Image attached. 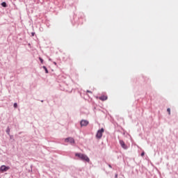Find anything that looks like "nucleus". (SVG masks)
<instances>
[{
    "label": "nucleus",
    "mask_w": 178,
    "mask_h": 178,
    "mask_svg": "<svg viewBox=\"0 0 178 178\" xmlns=\"http://www.w3.org/2000/svg\"><path fill=\"white\" fill-rule=\"evenodd\" d=\"M167 111L168 112V114L170 115V108H167Z\"/></svg>",
    "instance_id": "f8f14e48"
},
{
    "label": "nucleus",
    "mask_w": 178,
    "mask_h": 178,
    "mask_svg": "<svg viewBox=\"0 0 178 178\" xmlns=\"http://www.w3.org/2000/svg\"><path fill=\"white\" fill-rule=\"evenodd\" d=\"M75 156H78L81 161H86V162H90V158L87 156L86 154H83L81 153H76Z\"/></svg>",
    "instance_id": "f257e3e1"
},
{
    "label": "nucleus",
    "mask_w": 178,
    "mask_h": 178,
    "mask_svg": "<svg viewBox=\"0 0 178 178\" xmlns=\"http://www.w3.org/2000/svg\"><path fill=\"white\" fill-rule=\"evenodd\" d=\"M54 65H56V62H54Z\"/></svg>",
    "instance_id": "6ab92c4d"
},
{
    "label": "nucleus",
    "mask_w": 178,
    "mask_h": 178,
    "mask_svg": "<svg viewBox=\"0 0 178 178\" xmlns=\"http://www.w3.org/2000/svg\"><path fill=\"white\" fill-rule=\"evenodd\" d=\"M120 144L123 149H127L128 147L126 143H124V141H123L122 140H120Z\"/></svg>",
    "instance_id": "423d86ee"
},
{
    "label": "nucleus",
    "mask_w": 178,
    "mask_h": 178,
    "mask_svg": "<svg viewBox=\"0 0 178 178\" xmlns=\"http://www.w3.org/2000/svg\"><path fill=\"white\" fill-rule=\"evenodd\" d=\"M35 33H32L31 35L33 37V35H35Z\"/></svg>",
    "instance_id": "f3484780"
},
{
    "label": "nucleus",
    "mask_w": 178,
    "mask_h": 178,
    "mask_svg": "<svg viewBox=\"0 0 178 178\" xmlns=\"http://www.w3.org/2000/svg\"><path fill=\"white\" fill-rule=\"evenodd\" d=\"M65 143H70V144H71V145H73L75 143L74 138H73L72 137H69V138H65Z\"/></svg>",
    "instance_id": "7ed1b4c3"
},
{
    "label": "nucleus",
    "mask_w": 178,
    "mask_h": 178,
    "mask_svg": "<svg viewBox=\"0 0 178 178\" xmlns=\"http://www.w3.org/2000/svg\"><path fill=\"white\" fill-rule=\"evenodd\" d=\"M140 155H141V156H144V155H145V152H142Z\"/></svg>",
    "instance_id": "4468645a"
},
{
    "label": "nucleus",
    "mask_w": 178,
    "mask_h": 178,
    "mask_svg": "<svg viewBox=\"0 0 178 178\" xmlns=\"http://www.w3.org/2000/svg\"><path fill=\"white\" fill-rule=\"evenodd\" d=\"M14 108H17V103L14 104Z\"/></svg>",
    "instance_id": "ddd939ff"
},
{
    "label": "nucleus",
    "mask_w": 178,
    "mask_h": 178,
    "mask_svg": "<svg viewBox=\"0 0 178 178\" xmlns=\"http://www.w3.org/2000/svg\"><path fill=\"white\" fill-rule=\"evenodd\" d=\"M1 6H3V8H6L8 5L6 4V2L3 1V3H1Z\"/></svg>",
    "instance_id": "1a4fd4ad"
},
{
    "label": "nucleus",
    "mask_w": 178,
    "mask_h": 178,
    "mask_svg": "<svg viewBox=\"0 0 178 178\" xmlns=\"http://www.w3.org/2000/svg\"><path fill=\"white\" fill-rule=\"evenodd\" d=\"M42 68L44 69L45 73L48 74V69L47 68V67H46L45 65H44V66L42 67Z\"/></svg>",
    "instance_id": "9d476101"
},
{
    "label": "nucleus",
    "mask_w": 178,
    "mask_h": 178,
    "mask_svg": "<svg viewBox=\"0 0 178 178\" xmlns=\"http://www.w3.org/2000/svg\"><path fill=\"white\" fill-rule=\"evenodd\" d=\"M104 131L105 129H104V128L99 129L96 134V138H98V140H101V138H102V134H104Z\"/></svg>",
    "instance_id": "f03ea898"
},
{
    "label": "nucleus",
    "mask_w": 178,
    "mask_h": 178,
    "mask_svg": "<svg viewBox=\"0 0 178 178\" xmlns=\"http://www.w3.org/2000/svg\"><path fill=\"white\" fill-rule=\"evenodd\" d=\"M49 60H51V58H49Z\"/></svg>",
    "instance_id": "aec40b11"
},
{
    "label": "nucleus",
    "mask_w": 178,
    "mask_h": 178,
    "mask_svg": "<svg viewBox=\"0 0 178 178\" xmlns=\"http://www.w3.org/2000/svg\"><path fill=\"white\" fill-rule=\"evenodd\" d=\"M39 60L41 63H44V60L41 57L39 58Z\"/></svg>",
    "instance_id": "9b49d317"
},
{
    "label": "nucleus",
    "mask_w": 178,
    "mask_h": 178,
    "mask_svg": "<svg viewBox=\"0 0 178 178\" xmlns=\"http://www.w3.org/2000/svg\"><path fill=\"white\" fill-rule=\"evenodd\" d=\"M99 99H100L101 101H106L108 99V97L103 95L99 97Z\"/></svg>",
    "instance_id": "0eeeda50"
},
{
    "label": "nucleus",
    "mask_w": 178,
    "mask_h": 178,
    "mask_svg": "<svg viewBox=\"0 0 178 178\" xmlns=\"http://www.w3.org/2000/svg\"><path fill=\"white\" fill-rule=\"evenodd\" d=\"M86 92H90V94H92V92H91L90 90H87Z\"/></svg>",
    "instance_id": "2eb2a0df"
},
{
    "label": "nucleus",
    "mask_w": 178,
    "mask_h": 178,
    "mask_svg": "<svg viewBox=\"0 0 178 178\" xmlns=\"http://www.w3.org/2000/svg\"><path fill=\"white\" fill-rule=\"evenodd\" d=\"M90 122H88V120H82L80 122V124H81V127H86V126H88V124Z\"/></svg>",
    "instance_id": "20e7f679"
},
{
    "label": "nucleus",
    "mask_w": 178,
    "mask_h": 178,
    "mask_svg": "<svg viewBox=\"0 0 178 178\" xmlns=\"http://www.w3.org/2000/svg\"><path fill=\"white\" fill-rule=\"evenodd\" d=\"M108 167L112 169V165H111V164H108Z\"/></svg>",
    "instance_id": "dca6fc26"
},
{
    "label": "nucleus",
    "mask_w": 178,
    "mask_h": 178,
    "mask_svg": "<svg viewBox=\"0 0 178 178\" xmlns=\"http://www.w3.org/2000/svg\"><path fill=\"white\" fill-rule=\"evenodd\" d=\"M6 131L8 136H10V128H9V127H7Z\"/></svg>",
    "instance_id": "6e6552de"
},
{
    "label": "nucleus",
    "mask_w": 178,
    "mask_h": 178,
    "mask_svg": "<svg viewBox=\"0 0 178 178\" xmlns=\"http://www.w3.org/2000/svg\"><path fill=\"white\" fill-rule=\"evenodd\" d=\"M9 169H10V168L9 166H6V165H1L0 167V170L1 172H8V170H9Z\"/></svg>",
    "instance_id": "39448f33"
},
{
    "label": "nucleus",
    "mask_w": 178,
    "mask_h": 178,
    "mask_svg": "<svg viewBox=\"0 0 178 178\" xmlns=\"http://www.w3.org/2000/svg\"><path fill=\"white\" fill-rule=\"evenodd\" d=\"M115 177L118 178V174H115Z\"/></svg>",
    "instance_id": "a211bd4d"
}]
</instances>
